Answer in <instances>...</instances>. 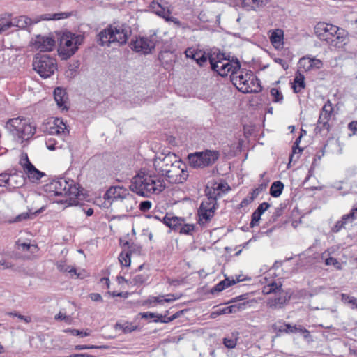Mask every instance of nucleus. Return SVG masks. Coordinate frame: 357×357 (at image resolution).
I'll list each match as a JSON object with an SVG mask.
<instances>
[{
  "mask_svg": "<svg viewBox=\"0 0 357 357\" xmlns=\"http://www.w3.org/2000/svg\"><path fill=\"white\" fill-rule=\"evenodd\" d=\"M286 208L285 204H281L280 205V207L277 208L275 209V211L273 215V220L276 221L277 218L282 215L284 209Z\"/></svg>",
  "mask_w": 357,
  "mask_h": 357,
  "instance_id": "774afa93",
  "label": "nucleus"
},
{
  "mask_svg": "<svg viewBox=\"0 0 357 357\" xmlns=\"http://www.w3.org/2000/svg\"><path fill=\"white\" fill-rule=\"evenodd\" d=\"M119 261L122 266H129L131 262L130 252H122L119 256Z\"/></svg>",
  "mask_w": 357,
  "mask_h": 357,
  "instance_id": "603ef678",
  "label": "nucleus"
},
{
  "mask_svg": "<svg viewBox=\"0 0 357 357\" xmlns=\"http://www.w3.org/2000/svg\"><path fill=\"white\" fill-rule=\"evenodd\" d=\"M215 211L212 209H202L199 208L197 211L198 215V223L204 226L211 222V219L214 216Z\"/></svg>",
  "mask_w": 357,
  "mask_h": 357,
  "instance_id": "412c9836",
  "label": "nucleus"
},
{
  "mask_svg": "<svg viewBox=\"0 0 357 357\" xmlns=\"http://www.w3.org/2000/svg\"><path fill=\"white\" fill-rule=\"evenodd\" d=\"M325 264L326 266H333L337 270L342 269L341 264L337 260V259L332 257L326 259Z\"/></svg>",
  "mask_w": 357,
  "mask_h": 357,
  "instance_id": "13d9d810",
  "label": "nucleus"
},
{
  "mask_svg": "<svg viewBox=\"0 0 357 357\" xmlns=\"http://www.w3.org/2000/svg\"><path fill=\"white\" fill-rule=\"evenodd\" d=\"M149 7L154 13L162 18L171 15V11L158 1H153Z\"/></svg>",
  "mask_w": 357,
  "mask_h": 357,
  "instance_id": "a878e982",
  "label": "nucleus"
},
{
  "mask_svg": "<svg viewBox=\"0 0 357 357\" xmlns=\"http://www.w3.org/2000/svg\"><path fill=\"white\" fill-rule=\"evenodd\" d=\"M30 215H33V213L30 214L28 212L22 213L19 214L18 215H17L14 219L9 220L8 222L9 223H14V222H22V220L29 219L30 218Z\"/></svg>",
  "mask_w": 357,
  "mask_h": 357,
  "instance_id": "bf43d9fd",
  "label": "nucleus"
},
{
  "mask_svg": "<svg viewBox=\"0 0 357 357\" xmlns=\"http://www.w3.org/2000/svg\"><path fill=\"white\" fill-rule=\"evenodd\" d=\"M287 296L283 292H279L278 296L275 298H270L267 302V305L272 309H280L287 305Z\"/></svg>",
  "mask_w": 357,
  "mask_h": 357,
  "instance_id": "4be33fe9",
  "label": "nucleus"
},
{
  "mask_svg": "<svg viewBox=\"0 0 357 357\" xmlns=\"http://www.w3.org/2000/svg\"><path fill=\"white\" fill-rule=\"evenodd\" d=\"M54 100L59 108H66L65 104L68 100V96L64 89L57 87L54 91Z\"/></svg>",
  "mask_w": 357,
  "mask_h": 357,
  "instance_id": "cd10ccee",
  "label": "nucleus"
},
{
  "mask_svg": "<svg viewBox=\"0 0 357 357\" xmlns=\"http://www.w3.org/2000/svg\"><path fill=\"white\" fill-rule=\"evenodd\" d=\"M238 338V333H232L230 335H228L223 339V344L228 349H234L237 344Z\"/></svg>",
  "mask_w": 357,
  "mask_h": 357,
  "instance_id": "c9c22d12",
  "label": "nucleus"
},
{
  "mask_svg": "<svg viewBox=\"0 0 357 357\" xmlns=\"http://www.w3.org/2000/svg\"><path fill=\"white\" fill-rule=\"evenodd\" d=\"M45 144H46L47 148L50 151L56 150L58 148V146H56L57 142L52 137L46 138Z\"/></svg>",
  "mask_w": 357,
  "mask_h": 357,
  "instance_id": "e2e57ef3",
  "label": "nucleus"
},
{
  "mask_svg": "<svg viewBox=\"0 0 357 357\" xmlns=\"http://www.w3.org/2000/svg\"><path fill=\"white\" fill-rule=\"evenodd\" d=\"M284 184L280 181H274L270 188V195L273 197H278L282 192Z\"/></svg>",
  "mask_w": 357,
  "mask_h": 357,
  "instance_id": "e433bc0d",
  "label": "nucleus"
},
{
  "mask_svg": "<svg viewBox=\"0 0 357 357\" xmlns=\"http://www.w3.org/2000/svg\"><path fill=\"white\" fill-rule=\"evenodd\" d=\"M247 305V303H241L238 304H234L225 307H223L222 309H220V313H222V314H231V313H236L238 312H240L245 308Z\"/></svg>",
  "mask_w": 357,
  "mask_h": 357,
  "instance_id": "72a5a7b5",
  "label": "nucleus"
},
{
  "mask_svg": "<svg viewBox=\"0 0 357 357\" xmlns=\"http://www.w3.org/2000/svg\"><path fill=\"white\" fill-rule=\"evenodd\" d=\"M206 195L207 197L202 201L199 208L212 209L216 211L218 208L216 195H212L211 190H208Z\"/></svg>",
  "mask_w": 357,
  "mask_h": 357,
  "instance_id": "aec40b11",
  "label": "nucleus"
},
{
  "mask_svg": "<svg viewBox=\"0 0 357 357\" xmlns=\"http://www.w3.org/2000/svg\"><path fill=\"white\" fill-rule=\"evenodd\" d=\"M340 31L337 26L325 22H319L314 26V33L323 41L326 43L333 37V34L337 33Z\"/></svg>",
  "mask_w": 357,
  "mask_h": 357,
  "instance_id": "9b49d317",
  "label": "nucleus"
},
{
  "mask_svg": "<svg viewBox=\"0 0 357 357\" xmlns=\"http://www.w3.org/2000/svg\"><path fill=\"white\" fill-rule=\"evenodd\" d=\"M168 171L165 178L171 183H183L188 177L187 165L181 159Z\"/></svg>",
  "mask_w": 357,
  "mask_h": 357,
  "instance_id": "9d476101",
  "label": "nucleus"
},
{
  "mask_svg": "<svg viewBox=\"0 0 357 357\" xmlns=\"http://www.w3.org/2000/svg\"><path fill=\"white\" fill-rule=\"evenodd\" d=\"M284 32L282 29H275L271 33L270 41L276 49L282 47Z\"/></svg>",
  "mask_w": 357,
  "mask_h": 357,
  "instance_id": "393cba45",
  "label": "nucleus"
},
{
  "mask_svg": "<svg viewBox=\"0 0 357 357\" xmlns=\"http://www.w3.org/2000/svg\"><path fill=\"white\" fill-rule=\"evenodd\" d=\"M270 93L273 98L272 100L273 102H280L283 98V96H282L281 92L276 88H272L271 89Z\"/></svg>",
  "mask_w": 357,
  "mask_h": 357,
  "instance_id": "680f3d73",
  "label": "nucleus"
},
{
  "mask_svg": "<svg viewBox=\"0 0 357 357\" xmlns=\"http://www.w3.org/2000/svg\"><path fill=\"white\" fill-rule=\"evenodd\" d=\"M240 281H241V280H239V279H238L237 281H236L234 279H230L229 278H227L224 280H222L219 283H218L214 287H213L211 289V292L212 294H215V292L222 291L226 287H230Z\"/></svg>",
  "mask_w": 357,
  "mask_h": 357,
  "instance_id": "2f4dec72",
  "label": "nucleus"
},
{
  "mask_svg": "<svg viewBox=\"0 0 357 357\" xmlns=\"http://www.w3.org/2000/svg\"><path fill=\"white\" fill-rule=\"evenodd\" d=\"M357 219V207L352 208L348 214L342 216L341 220L345 222V225L352 222Z\"/></svg>",
  "mask_w": 357,
  "mask_h": 357,
  "instance_id": "8fccbe9b",
  "label": "nucleus"
},
{
  "mask_svg": "<svg viewBox=\"0 0 357 357\" xmlns=\"http://www.w3.org/2000/svg\"><path fill=\"white\" fill-rule=\"evenodd\" d=\"M345 222H344L342 220H340L336 222L335 225L332 227L331 231L333 233H337L339 232L342 229L344 228L345 227Z\"/></svg>",
  "mask_w": 357,
  "mask_h": 357,
  "instance_id": "0e129e2a",
  "label": "nucleus"
},
{
  "mask_svg": "<svg viewBox=\"0 0 357 357\" xmlns=\"http://www.w3.org/2000/svg\"><path fill=\"white\" fill-rule=\"evenodd\" d=\"M185 54L187 58L195 60L200 66H202L204 63L206 62L208 59L205 52H202V51H195L192 48H188L185 51Z\"/></svg>",
  "mask_w": 357,
  "mask_h": 357,
  "instance_id": "6ab92c4d",
  "label": "nucleus"
},
{
  "mask_svg": "<svg viewBox=\"0 0 357 357\" xmlns=\"http://www.w3.org/2000/svg\"><path fill=\"white\" fill-rule=\"evenodd\" d=\"M169 153L170 152H168L167 153H162L156 156L153 160V166L155 171L162 176L166 177L169 172V169H167V165L169 162H171Z\"/></svg>",
  "mask_w": 357,
  "mask_h": 357,
  "instance_id": "ddd939ff",
  "label": "nucleus"
},
{
  "mask_svg": "<svg viewBox=\"0 0 357 357\" xmlns=\"http://www.w3.org/2000/svg\"><path fill=\"white\" fill-rule=\"evenodd\" d=\"M55 46V40L50 36H38L35 47L40 52H50Z\"/></svg>",
  "mask_w": 357,
  "mask_h": 357,
  "instance_id": "dca6fc26",
  "label": "nucleus"
},
{
  "mask_svg": "<svg viewBox=\"0 0 357 357\" xmlns=\"http://www.w3.org/2000/svg\"><path fill=\"white\" fill-rule=\"evenodd\" d=\"M131 34L130 27L126 24L113 23L102 29L97 36V42L101 46L109 47L112 43L125 45Z\"/></svg>",
  "mask_w": 357,
  "mask_h": 357,
  "instance_id": "f03ea898",
  "label": "nucleus"
},
{
  "mask_svg": "<svg viewBox=\"0 0 357 357\" xmlns=\"http://www.w3.org/2000/svg\"><path fill=\"white\" fill-rule=\"evenodd\" d=\"M33 67L41 77L48 78L57 70V63L49 55L37 54L33 61Z\"/></svg>",
  "mask_w": 357,
  "mask_h": 357,
  "instance_id": "0eeeda50",
  "label": "nucleus"
},
{
  "mask_svg": "<svg viewBox=\"0 0 357 357\" xmlns=\"http://www.w3.org/2000/svg\"><path fill=\"white\" fill-rule=\"evenodd\" d=\"M242 7L246 10H257L260 9L257 0H241Z\"/></svg>",
  "mask_w": 357,
  "mask_h": 357,
  "instance_id": "a19ab883",
  "label": "nucleus"
},
{
  "mask_svg": "<svg viewBox=\"0 0 357 357\" xmlns=\"http://www.w3.org/2000/svg\"><path fill=\"white\" fill-rule=\"evenodd\" d=\"M114 328L116 330H122L123 333H131L132 331H135L136 327L131 326L128 323H125V324L116 323L114 325Z\"/></svg>",
  "mask_w": 357,
  "mask_h": 357,
  "instance_id": "3c124183",
  "label": "nucleus"
},
{
  "mask_svg": "<svg viewBox=\"0 0 357 357\" xmlns=\"http://www.w3.org/2000/svg\"><path fill=\"white\" fill-rule=\"evenodd\" d=\"M63 332L70 333L74 336H80L81 337H84L90 335L91 331L89 329L79 331L75 328H66L63 331Z\"/></svg>",
  "mask_w": 357,
  "mask_h": 357,
  "instance_id": "a18cd8bd",
  "label": "nucleus"
},
{
  "mask_svg": "<svg viewBox=\"0 0 357 357\" xmlns=\"http://www.w3.org/2000/svg\"><path fill=\"white\" fill-rule=\"evenodd\" d=\"M6 128L15 139L20 140L22 143L31 139L36 130V126L31 125L27 119L20 117L9 119Z\"/></svg>",
  "mask_w": 357,
  "mask_h": 357,
  "instance_id": "20e7f679",
  "label": "nucleus"
},
{
  "mask_svg": "<svg viewBox=\"0 0 357 357\" xmlns=\"http://www.w3.org/2000/svg\"><path fill=\"white\" fill-rule=\"evenodd\" d=\"M273 328L275 331L278 332L288 333L289 330L290 329V324H284L282 321H277L273 324Z\"/></svg>",
  "mask_w": 357,
  "mask_h": 357,
  "instance_id": "5fc2aeb1",
  "label": "nucleus"
},
{
  "mask_svg": "<svg viewBox=\"0 0 357 357\" xmlns=\"http://www.w3.org/2000/svg\"><path fill=\"white\" fill-rule=\"evenodd\" d=\"M333 112V105H332L331 102L329 100H328L321 110V112L319 114L321 121L322 120V119H330Z\"/></svg>",
  "mask_w": 357,
  "mask_h": 357,
  "instance_id": "4c0bfd02",
  "label": "nucleus"
},
{
  "mask_svg": "<svg viewBox=\"0 0 357 357\" xmlns=\"http://www.w3.org/2000/svg\"><path fill=\"white\" fill-rule=\"evenodd\" d=\"M132 49L137 52H143L144 54L151 53V50L155 47V41L152 38L139 37L131 43Z\"/></svg>",
  "mask_w": 357,
  "mask_h": 357,
  "instance_id": "f8f14e48",
  "label": "nucleus"
},
{
  "mask_svg": "<svg viewBox=\"0 0 357 357\" xmlns=\"http://www.w3.org/2000/svg\"><path fill=\"white\" fill-rule=\"evenodd\" d=\"M10 317H17L21 320H23L26 323H30L31 321V318L30 317L24 316L20 314H18L17 312H12L8 314Z\"/></svg>",
  "mask_w": 357,
  "mask_h": 357,
  "instance_id": "69168bd1",
  "label": "nucleus"
},
{
  "mask_svg": "<svg viewBox=\"0 0 357 357\" xmlns=\"http://www.w3.org/2000/svg\"><path fill=\"white\" fill-rule=\"evenodd\" d=\"M270 207V204L267 202H263L257 207V208L252 214V220L250 227L257 225V222L261 218V215Z\"/></svg>",
  "mask_w": 357,
  "mask_h": 357,
  "instance_id": "b1692460",
  "label": "nucleus"
},
{
  "mask_svg": "<svg viewBox=\"0 0 357 357\" xmlns=\"http://www.w3.org/2000/svg\"><path fill=\"white\" fill-rule=\"evenodd\" d=\"M84 39V36L80 34L69 31L63 33L59 38L58 47V54L61 60H67L74 55L79 46L83 43Z\"/></svg>",
  "mask_w": 357,
  "mask_h": 357,
  "instance_id": "423d86ee",
  "label": "nucleus"
},
{
  "mask_svg": "<svg viewBox=\"0 0 357 357\" xmlns=\"http://www.w3.org/2000/svg\"><path fill=\"white\" fill-rule=\"evenodd\" d=\"M329 120L330 119H322L321 121L320 116H319L317 124L315 128L316 133H320L324 130H326V133H328L330 130V124L328 123Z\"/></svg>",
  "mask_w": 357,
  "mask_h": 357,
  "instance_id": "ea45409f",
  "label": "nucleus"
},
{
  "mask_svg": "<svg viewBox=\"0 0 357 357\" xmlns=\"http://www.w3.org/2000/svg\"><path fill=\"white\" fill-rule=\"evenodd\" d=\"M346 38L341 36L340 31L337 33L333 34V37L327 42V43L332 47L342 48L346 44Z\"/></svg>",
  "mask_w": 357,
  "mask_h": 357,
  "instance_id": "7c9ffc66",
  "label": "nucleus"
},
{
  "mask_svg": "<svg viewBox=\"0 0 357 357\" xmlns=\"http://www.w3.org/2000/svg\"><path fill=\"white\" fill-rule=\"evenodd\" d=\"M178 230L182 234L192 235V232L195 231V225L193 224H186L185 222H183V224L179 226Z\"/></svg>",
  "mask_w": 357,
  "mask_h": 357,
  "instance_id": "09e8293b",
  "label": "nucleus"
},
{
  "mask_svg": "<svg viewBox=\"0 0 357 357\" xmlns=\"http://www.w3.org/2000/svg\"><path fill=\"white\" fill-rule=\"evenodd\" d=\"M166 188L164 179L155 174L140 171L132 179L130 189L142 197H149L151 194L158 195Z\"/></svg>",
  "mask_w": 357,
  "mask_h": 357,
  "instance_id": "f257e3e1",
  "label": "nucleus"
},
{
  "mask_svg": "<svg viewBox=\"0 0 357 357\" xmlns=\"http://www.w3.org/2000/svg\"><path fill=\"white\" fill-rule=\"evenodd\" d=\"M47 191H49L50 195H75L79 194L78 188L74 185L73 180L67 181L64 178H58L51 181L47 185Z\"/></svg>",
  "mask_w": 357,
  "mask_h": 357,
  "instance_id": "6e6552de",
  "label": "nucleus"
},
{
  "mask_svg": "<svg viewBox=\"0 0 357 357\" xmlns=\"http://www.w3.org/2000/svg\"><path fill=\"white\" fill-rule=\"evenodd\" d=\"M13 26L24 29L31 24V20L25 15H22L13 19Z\"/></svg>",
  "mask_w": 357,
  "mask_h": 357,
  "instance_id": "f704fd0d",
  "label": "nucleus"
},
{
  "mask_svg": "<svg viewBox=\"0 0 357 357\" xmlns=\"http://www.w3.org/2000/svg\"><path fill=\"white\" fill-rule=\"evenodd\" d=\"M13 26L11 14L4 13L0 14V34Z\"/></svg>",
  "mask_w": 357,
  "mask_h": 357,
  "instance_id": "bb28decb",
  "label": "nucleus"
},
{
  "mask_svg": "<svg viewBox=\"0 0 357 357\" xmlns=\"http://www.w3.org/2000/svg\"><path fill=\"white\" fill-rule=\"evenodd\" d=\"M231 80L243 93H257L262 89L259 79L251 70L240 69L236 75H231Z\"/></svg>",
  "mask_w": 357,
  "mask_h": 357,
  "instance_id": "7ed1b4c3",
  "label": "nucleus"
},
{
  "mask_svg": "<svg viewBox=\"0 0 357 357\" xmlns=\"http://www.w3.org/2000/svg\"><path fill=\"white\" fill-rule=\"evenodd\" d=\"M24 172L32 181H38L45 175V173L37 169L33 164L25 168Z\"/></svg>",
  "mask_w": 357,
  "mask_h": 357,
  "instance_id": "c756f323",
  "label": "nucleus"
},
{
  "mask_svg": "<svg viewBox=\"0 0 357 357\" xmlns=\"http://www.w3.org/2000/svg\"><path fill=\"white\" fill-rule=\"evenodd\" d=\"M305 87V76L298 70L296 73L291 89L294 93H299Z\"/></svg>",
  "mask_w": 357,
  "mask_h": 357,
  "instance_id": "c85d7f7f",
  "label": "nucleus"
},
{
  "mask_svg": "<svg viewBox=\"0 0 357 357\" xmlns=\"http://www.w3.org/2000/svg\"><path fill=\"white\" fill-rule=\"evenodd\" d=\"M140 315H141L142 318H145V319L155 318V319H154V322H161V323H168V322H170L177 318L176 314H174L173 316H172L170 317H166V316H162V314L150 312L140 313Z\"/></svg>",
  "mask_w": 357,
  "mask_h": 357,
  "instance_id": "5701e85b",
  "label": "nucleus"
},
{
  "mask_svg": "<svg viewBox=\"0 0 357 357\" xmlns=\"http://www.w3.org/2000/svg\"><path fill=\"white\" fill-rule=\"evenodd\" d=\"M56 267L60 272L68 273L71 276L77 275L79 277V274L77 273L76 268L73 266H67L64 261H58L56 264Z\"/></svg>",
  "mask_w": 357,
  "mask_h": 357,
  "instance_id": "58836bf2",
  "label": "nucleus"
},
{
  "mask_svg": "<svg viewBox=\"0 0 357 357\" xmlns=\"http://www.w3.org/2000/svg\"><path fill=\"white\" fill-rule=\"evenodd\" d=\"M220 157L218 151L206 150L188 155L190 165L193 168H204L214 164Z\"/></svg>",
  "mask_w": 357,
  "mask_h": 357,
  "instance_id": "1a4fd4ad",
  "label": "nucleus"
},
{
  "mask_svg": "<svg viewBox=\"0 0 357 357\" xmlns=\"http://www.w3.org/2000/svg\"><path fill=\"white\" fill-rule=\"evenodd\" d=\"M341 301L344 304L351 305L353 309L357 310V298L354 296H350L347 294H341Z\"/></svg>",
  "mask_w": 357,
  "mask_h": 357,
  "instance_id": "c03bdc74",
  "label": "nucleus"
},
{
  "mask_svg": "<svg viewBox=\"0 0 357 357\" xmlns=\"http://www.w3.org/2000/svg\"><path fill=\"white\" fill-rule=\"evenodd\" d=\"M20 165L22 167L23 170L29 167L30 165H32V163L30 162L28 154L26 153L23 152L21 154L20 159Z\"/></svg>",
  "mask_w": 357,
  "mask_h": 357,
  "instance_id": "052dcab7",
  "label": "nucleus"
},
{
  "mask_svg": "<svg viewBox=\"0 0 357 357\" xmlns=\"http://www.w3.org/2000/svg\"><path fill=\"white\" fill-rule=\"evenodd\" d=\"M126 190V189L121 187H111L104 194L103 198L105 199V204L108 203L109 205L116 204L117 202L116 199H119L123 195V191Z\"/></svg>",
  "mask_w": 357,
  "mask_h": 357,
  "instance_id": "f3484780",
  "label": "nucleus"
},
{
  "mask_svg": "<svg viewBox=\"0 0 357 357\" xmlns=\"http://www.w3.org/2000/svg\"><path fill=\"white\" fill-rule=\"evenodd\" d=\"M49 134L50 135H56L62 140H65L69 134V130L62 119L56 118L54 120V126L50 128Z\"/></svg>",
  "mask_w": 357,
  "mask_h": 357,
  "instance_id": "2eb2a0df",
  "label": "nucleus"
},
{
  "mask_svg": "<svg viewBox=\"0 0 357 357\" xmlns=\"http://www.w3.org/2000/svg\"><path fill=\"white\" fill-rule=\"evenodd\" d=\"M229 189H230V187L228 184L224 181H220V182L214 183L208 190H211L212 195H215L217 197L220 196V192H225Z\"/></svg>",
  "mask_w": 357,
  "mask_h": 357,
  "instance_id": "473e14b6",
  "label": "nucleus"
},
{
  "mask_svg": "<svg viewBox=\"0 0 357 357\" xmlns=\"http://www.w3.org/2000/svg\"><path fill=\"white\" fill-rule=\"evenodd\" d=\"M299 333L300 335H303L305 340H309L311 339V335L310 334L309 331H307L306 328H305L303 326L301 325H295L294 326H291V333Z\"/></svg>",
  "mask_w": 357,
  "mask_h": 357,
  "instance_id": "79ce46f5",
  "label": "nucleus"
},
{
  "mask_svg": "<svg viewBox=\"0 0 357 357\" xmlns=\"http://www.w3.org/2000/svg\"><path fill=\"white\" fill-rule=\"evenodd\" d=\"M162 222L170 229L178 230L179 226L183 224V222H185V219L183 218H178L171 213H167L163 218Z\"/></svg>",
  "mask_w": 357,
  "mask_h": 357,
  "instance_id": "a211bd4d",
  "label": "nucleus"
},
{
  "mask_svg": "<svg viewBox=\"0 0 357 357\" xmlns=\"http://www.w3.org/2000/svg\"><path fill=\"white\" fill-rule=\"evenodd\" d=\"M164 297H165V296H163V295H160L158 296H150L147 299L146 302L149 304H151L153 303H162L165 302Z\"/></svg>",
  "mask_w": 357,
  "mask_h": 357,
  "instance_id": "338daca9",
  "label": "nucleus"
},
{
  "mask_svg": "<svg viewBox=\"0 0 357 357\" xmlns=\"http://www.w3.org/2000/svg\"><path fill=\"white\" fill-rule=\"evenodd\" d=\"M10 175H17V176L13 178L11 183H8V187L16 188L24 185L25 180L22 175L19 174L17 172L10 174Z\"/></svg>",
  "mask_w": 357,
  "mask_h": 357,
  "instance_id": "37998d69",
  "label": "nucleus"
},
{
  "mask_svg": "<svg viewBox=\"0 0 357 357\" xmlns=\"http://www.w3.org/2000/svg\"><path fill=\"white\" fill-rule=\"evenodd\" d=\"M298 66L300 68H303L305 71L310 70L312 69V63H310V58L303 57L298 61Z\"/></svg>",
  "mask_w": 357,
  "mask_h": 357,
  "instance_id": "6e6d98bb",
  "label": "nucleus"
},
{
  "mask_svg": "<svg viewBox=\"0 0 357 357\" xmlns=\"http://www.w3.org/2000/svg\"><path fill=\"white\" fill-rule=\"evenodd\" d=\"M116 200L117 202L115 206L126 212L131 211L137 204L134 197L127 190L123 191V195Z\"/></svg>",
  "mask_w": 357,
  "mask_h": 357,
  "instance_id": "4468645a",
  "label": "nucleus"
},
{
  "mask_svg": "<svg viewBox=\"0 0 357 357\" xmlns=\"http://www.w3.org/2000/svg\"><path fill=\"white\" fill-rule=\"evenodd\" d=\"M120 242H121V243H122L123 247L128 248V250L127 252H129L130 255H131L132 253H135V252L139 253L141 251L142 247L137 244H135L134 243H130L129 241H125L124 243H123V241L121 240L120 241Z\"/></svg>",
  "mask_w": 357,
  "mask_h": 357,
  "instance_id": "de8ad7c7",
  "label": "nucleus"
},
{
  "mask_svg": "<svg viewBox=\"0 0 357 357\" xmlns=\"http://www.w3.org/2000/svg\"><path fill=\"white\" fill-rule=\"evenodd\" d=\"M17 175H8L7 173L0 174V186H8V183L11 181Z\"/></svg>",
  "mask_w": 357,
  "mask_h": 357,
  "instance_id": "864d4df0",
  "label": "nucleus"
},
{
  "mask_svg": "<svg viewBox=\"0 0 357 357\" xmlns=\"http://www.w3.org/2000/svg\"><path fill=\"white\" fill-rule=\"evenodd\" d=\"M281 287V285H278L275 282H272L263 288V293L264 294H269L273 292H276V290Z\"/></svg>",
  "mask_w": 357,
  "mask_h": 357,
  "instance_id": "4d7b16f0",
  "label": "nucleus"
},
{
  "mask_svg": "<svg viewBox=\"0 0 357 357\" xmlns=\"http://www.w3.org/2000/svg\"><path fill=\"white\" fill-rule=\"evenodd\" d=\"M71 15L70 13H54L53 15H45L42 17V19L44 20H61V19H65Z\"/></svg>",
  "mask_w": 357,
  "mask_h": 357,
  "instance_id": "49530a36",
  "label": "nucleus"
},
{
  "mask_svg": "<svg viewBox=\"0 0 357 357\" xmlns=\"http://www.w3.org/2000/svg\"><path fill=\"white\" fill-rule=\"evenodd\" d=\"M208 60L211 69L221 77L227 76L229 73H231V75H236L241 69V64L237 59L230 61L223 53L211 54Z\"/></svg>",
  "mask_w": 357,
  "mask_h": 357,
  "instance_id": "39448f33",
  "label": "nucleus"
}]
</instances>
